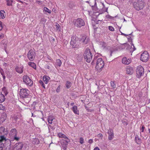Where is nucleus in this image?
I'll return each instance as SVG.
<instances>
[{"label":"nucleus","instance_id":"17","mask_svg":"<svg viewBox=\"0 0 150 150\" xmlns=\"http://www.w3.org/2000/svg\"><path fill=\"white\" fill-rule=\"evenodd\" d=\"M122 63L127 65L129 64L131 62L130 59H127L126 57H123L122 59Z\"/></svg>","mask_w":150,"mask_h":150},{"label":"nucleus","instance_id":"47","mask_svg":"<svg viewBox=\"0 0 150 150\" xmlns=\"http://www.w3.org/2000/svg\"><path fill=\"white\" fill-rule=\"evenodd\" d=\"M97 137L99 138L100 137L101 139H102L103 137V135L102 134L100 133L97 135Z\"/></svg>","mask_w":150,"mask_h":150},{"label":"nucleus","instance_id":"18","mask_svg":"<svg viewBox=\"0 0 150 150\" xmlns=\"http://www.w3.org/2000/svg\"><path fill=\"white\" fill-rule=\"evenodd\" d=\"M8 133V132L6 130H5L4 127H0V133L1 134L7 135Z\"/></svg>","mask_w":150,"mask_h":150},{"label":"nucleus","instance_id":"33","mask_svg":"<svg viewBox=\"0 0 150 150\" xmlns=\"http://www.w3.org/2000/svg\"><path fill=\"white\" fill-rule=\"evenodd\" d=\"M6 2H7V5L8 6H11L12 5V3L13 1L12 0H6Z\"/></svg>","mask_w":150,"mask_h":150},{"label":"nucleus","instance_id":"52","mask_svg":"<svg viewBox=\"0 0 150 150\" xmlns=\"http://www.w3.org/2000/svg\"><path fill=\"white\" fill-rule=\"evenodd\" d=\"M0 73H1V74L2 75V76H5V74H4V71H2L1 72H0Z\"/></svg>","mask_w":150,"mask_h":150},{"label":"nucleus","instance_id":"16","mask_svg":"<svg viewBox=\"0 0 150 150\" xmlns=\"http://www.w3.org/2000/svg\"><path fill=\"white\" fill-rule=\"evenodd\" d=\"M16 72L19 74H22L23 71V66L19 67L16 66L15 68Z\"/></svg>","mask_w":150,"mask_h":150},{"label":"nucleus","instance_id":"4","mask_svg":"<svg viewBox=\"0 0 150 150\" xmlns=\"http://www.w3.org/2000/svg\"><path fill=\"white\" fill-rule=\"evenodd\" d=\"M18 132L15 128H12L9 132V135L10 138L13 140L18 141L20 139V137L17 136Z\"/></svg>","mask_w":150,"mask_h":150},{"label":"nucleus","instance_id":"55","mask_svg":"<svg viewBox=\"0 0 150 150\" xmlns=\"http://www.w3.org/2000/svg\"><path fill=\"white\" fill-rule=\"evenodd\" d=\"M93 150H100V149L98 147H96Z\"/></svg>","mask_w":150,"mask_h":150},{"label":"nucleus","instance_id":"5","mask_svg":"<svg viewBox=\"0 0 150 150\" xmlns=\"http://www.w3.org/2000/svg\"><path fill=\"white\" fill-rule=\"evenodd\" d=\"M29 93V91L28 89L25 88L21 89L19 93L20 97L22 98H28Z\"/></svg>","mask_w":150,"mask_h":150},{"label":"nucleus","instance_id":"31","mask_svg":"<svg viewBox=\"0 0 150 150\" xmlns=\"http://www.w3.org/2000/svg\"><path fill=\"white\" fill-rule=\"evenodd\" d=\"M44 11L46 13H50L51 12V11L49 10L48 8L46 7H44Z\"/></svg>","mask_w":150,"mask_h":150},{"label":"nucleus","instance_id":"26","mask_svg":"<svg viewBox=\"0 0 150 150\" xmlns=\"http://www.w3.org/2000/svg\"><path fill=\"white\" fill-rule=\"evenodd\" d=\"M64 139H63L61 142L63 143H66V144H68V143L70 142L69 139L66 136V137L64 138Z\"/></svg>","mask_w":150,"mask_h":150},{"label":"nucleus","instance_id":"45","mask_svg":"<svg viewBox=\"0 0 150 150\" xmlns=\"http://www.w3.org/2000/svg\"><path fill=\"white\" fill-rule=\"evenodd\" d=\"M108 28H109V30L110 31H113L114 30V28H113V27L112 26H108Z\"/></svg>","mask_w":150,"mask_h":150},{"label":"nucleus","instance_id":"40","mask_svg":"<svg viewBox=\"0 0 150 150\" xmlns=\"http://www.w3.org/2000/svg\"><path fill=\"white\" fill-rule=\"evenodd\" d=\"M4 148H5V144H0V150H4Z\"/></svg>","mask_w":150,"mask_h":150},{"label":"nucleus","instance_id":"14","mask_svg":"<svg viewBox=\"0 0 150 150\" xmlns=\"http://www.w3.org/2000/svg\"><path fill=\"white\" fill-rule=\"evenodd\" d=\"M14 149L15 150H21L23 147V144L22 142L16 143L14 145Z\"/></svg>","mask_w":150,"mask_h":150},{"label":"nucleus","instance_id":"24","mask_svg":"<svg viewBox=\"0 0 150 150\" xmlns=\"http://www.w3.org/2000/svg\"><path fill=\"white\" fill-rule=\"evenodd\" d=\"M50 79V78L48 76H43V80L46 84H47L48 83Z\"/></svg>","mask_w":150,"mask_h":150},{"label":"nucleus","instance_id":"54","mask_svg":"<svg viewBox=\"0 0 150 150\" xmlns=\"http://www.w3.org/2000/svg\"><path fill=\"white\" fill-rule=\"evenodd\" d=\"M0 27H1V29L0 30H1L2 28V22L0 21Z\"/></svg>","mask_w":150,"mask_h":150},{"label":"nucleus","instance_id":"48","mask_svg":"<svg viewBox=\"0 0 150 150\" xmlns=\"http://www.w3.org/2000/svg\"><path fill=\"white\" fill-rule=\"evenodd\" d=\"M60 90V86H58L57 88L56 91L57 93H59V92Z\"/></svg>","mask_w":150,"mask_h":150},{"label":"nucleus","instance_id":"9","mask_svg":"<svg viewBox=\"0 0 150 150\" xmlns=\"http://www.w3.org/2000/svg\"><path fill=\"white\" fill-rule=\"evenodd\" d=\"M104 61L102 58H100L96 60V68L97 69H102L104 66Z\"/></svg>","mask_w":150,"mask_h":150},{"label":"nucleus","instance_id":"25","mask_svg":"<svg viewBox=\"0 0 150 150\" xmlns=\"http://www.w3.org/2000/svg\"><path fill=\"white\" fill-rule=\"evenodd\" d=\"M32 142L34 144H38L40 143V141L38 139L35 138L33 139Z\"/></svg>","mask_w":150,"mask_h":150},{"label":"nucleus","instance_id":"6","mask_svg":"<svg viewBox=\"0 0 150 150\" xmlns=\"http://www.w3.org/2000/svg\"><path fill=\"white\" fill-rule=\"evenodd\" d=\"M73 24L75 26L80 28L84 25L85 22L82 19L79 18L76 20H74Z\"/></svg>","mask_w":150,"mask_h":150},{"label":"nucleus","instance_id":"42","mask_svg":"<svg viewBox=\"0 0 150 150\" xmlns=\"http://www.w3.org/2000/svg\"><path fill=\"white\" fill-rule=\"evenodd\" d=\"M103 6V10L104 12H107V10H108V8H105V5L103 3L102 4Z\"/></svg>","mask_w":150,"mask_h":150},{"label":"nucleus","instance_id":"15","mask_svg":"<svg viewBox=\"0 0 150 150\" xmlns=\"http://www.w3.org/2000/svg\"><path fill=\"white\" fill-rule=\"evenodd\" d=\"M126 71L127 74L131 75L133 73V69L132 67L128 66L126 68Z\"/></svg>","mask_w":150,"mask_h":150},{"label":"nucleus","instance_id":"51","mask_svg":"<svg viewBox=\"0 0 150 150\" xmlns=\"http://www.w3.org/2000/svg\"><path fill=\"white\" fill-rule=\"evenodd\" d=\"M144 129L145 127H144V125H143L141 129V130H142L141 132H144Z\"/></svg>","mask_w":150,"mask_h":150},{"label":"nucleus","instance_id":"10","mask_svg":"<svg viewBox=\"0 0 150 150\" xmlns=\"http://www.w3.org/2000/svg\"><path fill=\"white\" fill-rule=\"evenodd\" d=\"M149 57V55L148 53L147 52L145 51L141 54L140 59L143 62H146L148 61Z\"/></svg>","mask_w":150,"mask_h":150},{"label":"nucleus","instance_id":"13","mask_svg":"<svg viewBox=\"0 0 150 150\" xmlns=\"http://www.w3.org/2000/svg\"><path fill=\"white\" fill-rule=\"evenodd\" d=\"M108 140H112L114 137V134L113 129L110 128V130H108Z\"/></svg>","mask_w":150,"mask_h":150},{"label":"nucleus","instance_id":"49","mask_svg":"<svg viewBox=\"0 0 150 150\" xmlns=\"http://www.w3.org/2000/svg\"><path fill=\"white\" fill-rule=\"evenodd\" d=\"M93 139H90L88 140V143L90 144H91L93 142Z\"/></svg>","mask_w":150,"mask_h":150},{"label":"nucleus","instance_id":"29","mask_svg":"<svg viewBox=\"0 0 150 150\" xmlns=\"http://www.w3.org/2000/svg\"><path fill=\"white\" fill-rule=\"evenodd\" d=\"M2 93H3V94H4L5 96L7 95L8 94V92L7 91V90L6 89V87H4L2 89Z\"/></svg>","mask_w":150,"mask_h":150},{"label":"nucleus","instance_id":"12","mask_svg":"<svg viewBox=\"0 0 150 150\" xmlns=\"http://www.w3.org/2000/svg\"><path fill=\"white\" fill-rule=\"evenodd\" d=\"M80 40L82 43L84 45L88 43L90 41V39L88 36L85 35L81 37Z\"/></svg>","mask_w":150,"mask_h":150},{"label":"nucleus","instance_id":"28","mask_svg":"<svg viewBox=\"0 0 150 150\" xmlns=\"http://www.w3.org/2000/svg\"><path fill=\"white\" fill-rule=\"evenodd\" d=\"M28 65L32 67L34 69H35L36 68V66L35 63L33 62H29L28 63Z\"/></svg>","mask_w":150,"mask_h":150},{"label":"nucleus","instance_id":"20","mask_svg":"<svg viewBox=\"0 0 150 150\" xmlns=\"http://www.w3.org/2000/svg\"><path fill=\"white\" fill-rule=\"evenodd\" d=\"M135 141L138 144H140L142 143L141 139L139 138L138 136L137 135H136L135 136Z\"/></svg>","mask_w":150,"mask_h":150},{"label":"nucleus","instance_id":"37","mask_svg":"<svg viewBox=\"0 0 150 150\" xmlns=\"http://www.w3.org/2000/svg\"><path fill=\"white\" fill-rule=\"evenodd\" d=\"M39 83L45 89V84L43 82L42 80H40L39 81Z\"/></svg>","mask_w":150,"mask_h":150},{"label":"nucleus","instance_id":"53","mask_svg":"<svg viewBox=\"0 0 150 150\" xmlns=\"http://www.w3.org/2000/svg\"><path fill=\"white\" fill-rule=\"evenodd\" d=\"M4 45V48L5 51L6 52V47H7L6 44H5Z\"/></svg>","mask_w":150,"mask_h":150},{"label":"nucleus","instance_id":"63","mask_svg":"<svg viewBox=\"0 0 150 150\" xmlns=\"http://www.w3.org/2000/svg\"><path fill=\"white\" fill-rule=\"evenodd\" d=\"M2 77H3V79L4 81L5 80V78H6V77H5V76H3Z\"/></svg>","mask_w":150,"mask_h":150},{"label":"nucleus","instance_id":"21","mask_svg":"<svg viewBox=\"0 0 150 150\" xmlns=\"http://www.w3.org/2000/svg\"><path fill=\"white\" fill-rule=\"evenodd\" d=\"M72 110L75 114L78 115L79 114V111L77 110V106L74 105L72 108Z\"/></svg>","mask_w":150,"mask_h":150},{"label":"nucleus","instance_id":"50","mask_svg":"<svg viewBox=\"0 0 150 150\" xmlns=\"http://www.w3.org/2000/svg\"><path fill=\"white\" fill-rule=\"evenodd\" d=\"M4 37V34H2L0 35V39H3Z\"/></svg>","mask_w":150,"mask_h":150},{"label":"nucleus","instance_id":"11","mask_svg":"<svg viewBox=\"0 0 150 150\" xmlns=\"http://www.w3.org/2000/svg\"><path fill=\"white\" fill-rule=\"evenodd\" d=\"M28 57L30 61H33L35 57V52L33 50H30L28 53Z\"/></svg>","mask_w":150,"mask_h":150},{"label":"nucleus","instance_id":"46","mask_svg":"<svg viewBox=\"0 0 150 150\" xmlns=\"http://www.w3.org/2000/svg\"><path fill=\"white\" fill-rule=\"evenodd\" d=\"M106 17L107 18H109L111 19H113L114 18V17L110 16L109 15H108L106 16Z\"/></svg>","mask_w":150,"mask_h":150},{"label":"nucleus","instance_id":"43","mask_svg":"<svg viewBox=\"0 0 150 150\" xmlns=\"http://www.w3.org/2000/svg\"><path fill=\"white\" fill-rule=\"evenodd\" d=\"M1 42L2 44L4 45L5 44H7L8 42L6 40H3L1 41Z\"/></svg>","mask_w":150,"mask_h":150},{"label":"nucleus","instance_id":"57","mask_svg":"<svg viewBox=\"0 0 150 150\" xmlns=\"http://www.w3.org/2000/svg\"><path fill=\"white\" fill-rule=\"evenodd\" d=\"M95 59H94L93 60V61H92V62H91V64H92V65H93V64H95Z\"/></svg>","mask_w":150,"mask_h":150},{"label":"nucleus","instance_id":"38","mask_svg":"<svg viewBox=\"0 0 150 150\" xmlns=\"http://www.w3.org/2000/svg\"><path fill=\"white\" fill-rule=\"evenodd\" d=\"M10 149L11 146L10 145L6 146L5 144V148H4V150H10Z\"/></svg>","mask_w":150,"mask_h":150},{"label":"nucleus","instance_id":"8","mask_svg":"<svg viewBox=\"0 0 150 150\" xmlns=\"http://www.w3.org/2000/svg\"><path fill=\"white\" fill-rule=\"evenodd\" d=\"M136 71L137 77L138 78H139L144 74V69L142 66L140 65L137 67Z\"/></svg>","mask_w":150,"mask_h":150},{"label":"nucleus","instance_id":"58","mask_svg":"<svg viewBox=\"0 0 150 150\" xmlns=\"http://www.w3.org/2000/svg\"><path fill=\"white\" fill-rule=\"evenodd\" d=\"M55 26L56 27V28L57 29H58L59 28V25L58 24H57L55 25Z\"/></svg>","mask_w":150,"mask_h":150},{"label":"nucleus","instance_id":"62","mask_svg":"<svg viewBox=\"0 0 150 150\" xmlns=\"http://www.w3.org/2000/svg\"><path fill=\"white\" fill-rule=\"evenodd\" d=\"M46 68H47V69H50V66H49V65H47V66H46Z\"/></svg>","mask_w":150,"mask_h":150},{"label":"nucleus","instance_id":"35","mask_svg":"<svg viewBox=\"0 0 150 150\" xmlns=\"http://www.w3.org/2000/svg\"><path fill=\"white\" fill-rule=\"evenodd\" d=\"M66 143H63L62 142V146L64 150H66L67 147V145Z\"/></svg>","mask_w":150,"mask_h":150},{"label":"nucleus","instance_id":"3","mask_svg":"<svg viewBox=\"0 0 150 150\" xmlns=\"http://www.w3.org/2000/svg\"><path fill=\"white\" fill-rule=\"evenodd\" d=\"M83 56L86 62L89 63L91 62L92 58L93 55L89 49L87 48L86 49L83 54Z\"/></svg>","mask_w":150,"mask_h":150},{"label":"nucleus","instance_id":"61","mask_svg":"<svg viewBox=\"0 0 150 150\" xmlns=\"http://www.w3.org/2000/svg\"><path fill=\"white\" fill-rule=\"evenodd\" d=\"M3 65L5 66V67H6L7 65L6 63L4 62L3 64Z\"/></svg>","mask_w":150,"mask_h":150},{"label":"nucleus","instance_id":"32","mask_svg":"<svg viewBox=\"0 0 150 150\" xmlns=\"http://www.w3.org/2000/svg\"><path fill=\"white\" fill-rule=\"evenodd\" d=\"M53 119L52 117L49 116L48 118V121L49 124H52Z\"/></svg>","mask_w":150,"mask_h":150},{"label":"nucleus","instance_id":"59","mask_svg":"<svg viewBox=\"0 0 150 150\" xmlns=\"http://www.w3.org/2000/svg\"><path fill=\"white\" fill-rule=\"evenodd\" d=\"M37 104V102L35 101V102H34L33 103V105H36Z\"/></svg>","mask_w":150,"mask_h":150},{"label":"nucleus","instance_id":"56","mask_svg":"<svg viewBox=\"0 0 150 150\" xmlns=\"http://www.w3.org/2000/svg\"><path fill=\"white\" fill-rule=\"evenodd\" d=\"M121 34L122 35H124L125 36H128V35H127V34H124V33H122V32H121Z\"/></svg>","mask_w":150,"mask_h":150},{"label":"nucleus","instance_id":"19","mask_svg":"<svg viewBox=\"0 0 150 150\" xmlns=\"http://www.w3.org/2000/svg\"><path fill=\"white\" fill-rule=\"evenodd\" d=\"M5 135L3 134L2 136H0V144H5L6 139V137H5Z\"/></svg>","mask_w":150,"mask_h":150},{"label":"nucleus","instance_id":"22","mask_svg":"<svg viewBox=\"0 0 150 150\" xmlns=\"http://www.w3.org/2000/svg\"><path fill=\"white\" fill-rule=\"evenodd\" d=\"M6 115L5 113H3L0 119V121L3 122L6 118Z\"/></svg>","mask_w":150,"mask_h":150},{"label":"nucleus","instance_id":"23","mask_svg":"<svg viewBox=\"0 0 150 150\" xmlns=\"http://www.w3.org/2000/svg\"><path fill=\"white\" fill-rule=\"evenodd\" d=\"M6 99L5 96L2 92H0V103H2L4 102Z\"/></svg>","mask_w":150,"mask_h":150},{"label":"nucleus","instance_id":"30","mask_svg":"<svg viewBox=\"0 0 150 150\" xmlns=\"http://www.w3.org/2000/svg\"><path fill=\"white\" fill-rule=\"evenodd\" d=\"M66 86L67 88H69L71 86V83L69 81H67L66 83Z\"/></svg>","mask_w":150,"mask_h":150},{"label":"nucleus","instance_id":"39","mask_svg":"<svg viewBox=\"0 0 150 150\" xmlns=\"http://www.w3.org/2000/svg\"><path fill=\"white\" fill-rule=\"evenodd\" d=\"M79 142L81 144H83L84 142V139L83 137H80L79 139Z\"/></svg>","mask_w":150,"mask_h":150},{"label":"nucleus","instance_id":"64","mask_svg":"<svg viewBox=\"0 0 150 150\" xmlns=\"http://www.w3.org/2000/svg\"><path fill=\"white\" fill-rule=\"evenodd\" d=\"M133 49L132 51H134L135 50H136V48L134 46H133Z\"/></svg>","mask_w":150,"mask_h":150},{"label":"nucleus","instance_id":"2","mask_svg":"<svg viewBox=\"0 0 150 150\" xmlns=\"http://www.w3.org/2000/svg\"><path fill=\"white\" fill-rule=\"evenodd\" d=\"M80 40L76 35L73 36L71 38L70 45L73 48H76L79 47L80 45Z\"/></svg>","mask_w":150,"mask_h":150},{"label":"nucleus","instance_id":"34","mask_svg":"<svg viewBox=\"0 0 150 150\" xmlns=\"http://www.w3.org/2000/svg\"><path fill=\"white\" fill-rule=\"evenodd\" d=\"M57 65L59 67H60L62 65V62L61 60L58 59L57 60Z\"/></svg>","mask_w":150,"mask_h":150},{"label":"nucleus","instance_id":"60","mask_svg":"<svg viewBox=\"0 0 150 150\" xmlns=\"http://www.w3.org/2000/svg\"><path fill=\"white\" fill-rule=\"evenodd\" d=\"M85 108H86V110H87V111H88V110H89V108L88 107H87L86 106H85Z\"/></svg>","mask_w":150,"mask_h":150},{"label":"nucleus","instance_id":"36","mask_svg":"<svg viewBox=\"0 0 150 150\" xmlns=\"http://www.w3.org/2000/svg\"><path fill=\"white\" fill-rule=\"evenodd\" d=\"M58 136L59 137L64 138L66 137V136L61 133H59L58 134Z\"/></svg>","mask_w":150,"mask_h":150},{"label":"nucleus","instance_id":"41","mask_svg":"<svg viewBox=\"0 0 150 150\" xmlns=\"http://www.w3.org/2000/svg\"><path fill=\"white\" fill-rule=\"evenodd\" d=\"M115 82L114 81L111 82V85L112 87L113 88H115Z\"/></svg>","mask_w":150,"mask_h":150},{"label":"nucleus","instance_id":"44","mask_svg":"<svg viewBox=\"0 0 150 150\" xmlns=\"http://www.w3.org/2000/svg\"><path fill=\"white\" fill-rule=\"evenodd\" d=\"M5 109V107L2 104H0V110H4Z\"/></svg>","mask_w":150,"mask_h":150},{"label":"nucleus","instance_id":"1","mask_svg":"<svg viewBox=\"0 0 150 150\" xmlns=\"http://www.w3.org/2000/svg\"><path fill=\"white\" fill-rule=\"evenodd\" d=\"M134 8L137 10L143 9L144 7V0H138L133 3Z\"/></svg>","mask_w":150,"mask_h":150},{"label":"nucleus","instance_id":"27","mask_svg":"<svg viewBox=\"0 0 150 150\" xmlns=\"http://www.w3.org/2000/svg\"><path fill=\"white\" fill-rule=\"evenodd\" d=\"M5 13L4 11L3 10H1L0 11V16L1 17L2 19H4L5 18L6 15H4V14Z\"/></svg>","mask_w":150,"mask_h":150},{"label":"nucleus","instance_id":"7","mask_svg":"<svg viewBox=\"0 0 150 150\" xmlns=\"http://www.w3.org/2000/svg\"><path fill=\"white\" fill-rule=\"evenodd\" d=\"M23 82L28 86H31L33 85V81L27 75H24L23 77Z\"/></svg>","mask_w":150,"mask_h":150}]
</instances>
